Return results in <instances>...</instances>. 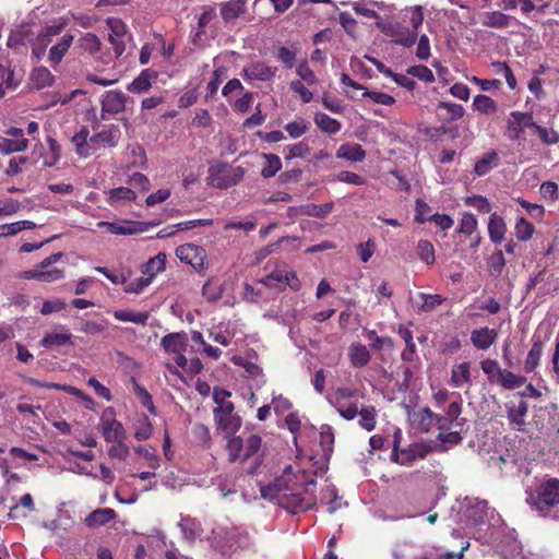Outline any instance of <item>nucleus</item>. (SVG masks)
<instances>
[{"instance_id":"obj_1","label":"nucleus","mask_w":559,"mask_h":559,"mask_svg":"<svg viewBox=\"0 0 559 559\" xmlns=\"http://www.w3.org/2000/svg\"><path fill=\"white\" fill-rule=\"evenodd\" d=\"M324 471V463L318 466L312 456L301 457L288 465L272 485L261 487V495L290 513L304 512L314 506L316 475Z\"/></svg>"},{"instance_id":"obj_2","label":"nucleus","mask_w":559,"mask_h":559,"mask_svg":"<svg viewBox=\"0 0 559 559\" xmlns=\"http://www.w3.org/2000/svg\"><path fill=\"white\" fill-rule=\"evenodd\" d=\"M121 140V130L117 124L100 127L92 135L87 127H81L71 138L76 155L87 158L99 150H112Z\"/></svg>"},{"instance_id":"obj_3","label":"nucleus","mask_w":559,"mask_h":559,"mask_svg":"<svg viewBox=\"0 0 559 559\" xmlns=\"http://www.w3.org/2000/svg\"><path fill=\"white\" fill-rule=\"evenodd\" d=\"M245 174L246 171L241 166L215 162L209 167L207 185L216 189H227L239 183Z\"/></svg>"},{"instance_id":"obj_4","label":"nucleus","mask_w":559,"mask_h":559,"mask_svg":"<svg viewBox=\"0 0 559 559\" xmlns=\"http://www.w3.org/2000/svg\"><path fill=\"white\" fill-rule=\"evenodd\" d=\"M261 438L258 435H250L245 440L240 437H230L227 440L226 449L230 462H245L251 457L260 463Z\"/></svg>"},{"instance_id":"obj_5","label":"nucleus","mask_w":559,"mask_h":559,"mask_svg":"<svg viewBox=\"0 0 559 559\" xmlns=\"http://www.w3.org/2000/svg\"><path fill=\"white\" fill-rule=\"evenodd\" d=\"M527 502L539 515H547L559 503V480L548 479L540 484L535 493H530Z\"/></svg>"},{"instance_id":"obj_6","label":"nucleus","mask_w":559,"mask_h":559,"mask_svg":"<svg viewBox=\"0 0 559 559\" xmlns=\"http://www.w3.org/2000/svg\"><path fill=\"white\" fill-rule=\"evenodd\" d=\"M463 519H461L463 525L461 528L466 534H475L474 530L480 525H484L488 520V506L486 501H474L464 504L461 508Z\"/></svg>"},{"instance_id":"obj_7","label":"nucleus","mask_w":559,"mask_h":559,"mask_svg":"<svg viewBox=\"0 0 559 559\" xmlns=\"http://www.w3.org/2000/svg\"><path fill=\"white\" fill-rule=\"evenodd\" d=\"M97 429L107 443L126 439V429L122 423L117 419L116 412L112 407H106L102 412Z\"/></svg>"},{"instance_id":"obj_8","label":"nucleus","mask_w":559,"mask_h":559,"mask_svg":"<svg viewBox=\"0 0 559 559\" xmlns=\"http://www.w3.org/2000/svg\"><path fill=\"white\" fill-rule=\"evenodd\" d=\"M357 396V391L350 388H338L331 394L329 401L346 420H352L357 416L358 404L349 402L350 399Z\"/></svg>"},{"instance_id":"obj_9","label":"nucleus","mask_w":559,"mask_h":559,"mask_svg":"<svg viewBox=\"0 0 559 559\" xmlns=\"http://www.w3.org/2000/svg\"><path fill=\"white\" fill-rule=\"evenodd\" d=\"M160 345L168 355L174 357V361L179 368L187 367L188 359L185 352L188 347V336L186 333H169L162 338Z\"/></svg>"},{"instance_id":"obj_10","label":"nucleus","mask_w":559,"mask_h":559,"mask_svg":"<svg viewBox=\"0 0 559 559\" xmlns=\"http://www.w3.org/2000/svg\"><path fill=\"white\" fill-rule=\"evenodd\" d=\"M378 28L383 35L392 38L394 44L405 48L413 47L417 40V32H411L408 27L400 23L379 22Z\"/></svg>"},{"instance_id":"obj_11","label":"nucleus","mask_w":559,"mask_h":559,"mask_svg":"<svg viewBox=\"0 0 559 559\" xmlns=\"http://www.w3.org/2000/svg\"><path fill=\"white\" fill-rule=\"evenodd\" d=\"M342 4L350 5L355 13L367 19L374 20L377 27L379 22H384L379 13L382 11H393L395 9L393 4L376 0H357L350 2H342Z\"/></svg>"},{"instance_id":"obj_12","label":"nucleus","mask_w":559,"mask_h":559,"mask_svg":"<svg viewBox=\"0 0 559 559\" xmlns=\"http://www.w3.org/2000/svg\"><path fill=\"white\" fill-rule=\"evenodd\" d=\"M48 147L41 143H37L34 145L32 151V157L34 163L41 160V164L46 168H50L56 166L61 158V146L52 136H47L46 139Z\"/></svg>"},{"instance_id":"obj_13","label":"nucleus","mask_w":559,"mask_h":559,"mask_svg":"<svg viewBox=\"0 0 559 559\" xmlns=\"http://www.w3.org/2000/svg\"><path fill=\"white\" fill-rule=\"evenodd\" d=\"M265 287L281 289L287 285L294 290L300 288V281L296 273L288 270L287 266H277L271 274L260 281Z\"/></svg>"},{"instance_id":"obj_14","label":"nucleus","mask_w":559,"mask_h":559,"mask_svg":"<svg viewBox=\"0 0 559 559\" xmlns=\"http://www.w3.org/2000/svg\"><path fill=\"white\" fill-rule=\"evenodd\" d=\"M177 258L189 265L197 272L201 273L206 270V252L205 250L193 243H185L176 249Z\"/></svg>"},{"instance_id":"obj_15","label":"nucleus","mask_w":559,"mask_h":559,"mask_svg":"<svg viewBox=\"0 0 559 559\" xmlns=\"http://www.w3.org/2000/svg\"><path fill=\"white\" fill-rule=\"evenodd\" d=\"M128 97L121 91H107L100 98V116L103 119L116 116L126 108Z\"/></svg>"},{"instance_id":"obj_16","label":"nucleus","mask_w":559,"mask_h":559,"mask_svg":"<svg viewBox=\"0 0 559 559\" xmlns=\"http://www.w3.org/2000/svg\"><path fill=\"white\" fill-rule=\"evenodd\" d=\"M535 124L532 114L512 111L507 121L506 134L510 140H519L526 129L534 128Z\"/></svg>"},{"instance_id":"obj_17","label":"nucleus","mask_w":559,"mask_h":559,"mask_svg":"<svg viewBox=\"0 0 559 559\" xmlns=\"http://www.w3.org/2000/svg\"><path fill=\"white\" fill-rule=\"evenodd\" d=\"M28 147V140L19 128H11L5 131V136L0 138V153L12 154L25 151Z\"/></svg>"},{"instance_id":"obj_18","label":"nucleus","mask_w":559,"mask_h":559,"mask_svg":"<svg viewBox=\"0 0 559 559\" xmlns=\"http://www.w3.org/2000/svg\"><path fill=\"white\" fill-rule=\"evenodd\" d=\"M411 421L414 426L425 432L431 431L433 428L442 430L445 428V424H442V418L436 415L430 408L425 407L415 412L411 416Z\"/></svg>"},{"instance_id":"obj_19","label":"nucleus","mask_w":559,"mask_h":559,"mask_svg":"<svg viewBox=\"0 0 559 559\" xmlns=\"http://www.w3.org/2000/svg\"><path fill=\"white\" fill-rule=\"evenodd\" d=\"M40 346L47 349H55L62 346L73 345V335L64 325H58L48 331L39 342Z\"/></svg>"},{"instance_id":"obj_20","label":"nucleus","mask_w":559,"mask_h":559,"mask_svg":"<svg viewBox=\"0 0 559 559\" xmlns=\"http://www.w3.org/2000/svg\"><path fill=\"white\" fill-rule=\"evenodd\" d=\"M62 31V25H51L44 27L36 39L32 44V52L36 59H41L48 45L52 41V38L58 36Z\"/></svg>"},{"instance_id":"obj_21","label":"nucleus","mask_w":559,"mask_h":559,"mask_svg":"<svg viewBox=\"0 0 559 559\" xmlns=\"http://www.w3.org/2000/svg\"><path fill=\"white\" fill-rule=\"evenodd\" d=\"M471 368L469 361L454 364L451 368L449 384L454 389H469L473 384Z\"/></svg>"},{"instance_id":"obj_22","label":"nucleus","mask_w":559,"mask_h":559,"mask_svg":"<svg viewBox=\"0 0 559 559\" xmlns=\"http://www.w3.org/2000/svg\"><path fill=\"white\" fill-rule=\"evenodd\" d=\"M97 226L99 228H106L112 235L119 236L135 235L143 231L141 223L127 219H121L117 222L102 221L97 223Z\"/></svg>"},{"instance_id":"obj_23","label":"nucleus","mask_w":559,"mask_h":559,"mask_svg":"<svg viewBox=\"0 0 559 559\" xmlns=\"http://www.w3.org/2000/svg\"><path fill=\"white\" fill-rule=\"evenodd\" d=\"M481 25L491 28L503 29L511 26L520 25V21L501 11L485 12L481 16Z\"/></svg>"},{"instance_id":"obj_24","label":"nucleus","mask_w":559,"mask_h":559,"mask_svg":"<svg viewBox=\"0 0 559 559\" xmlns=\"http://www.w3.org/2000/svg\"><path fill=\"white\" fill-rule=\"evenodd\" d=\"M276 70L264 62H254L243 69V78L247 81H269L275 75Z\"/></svg>"},{"instance_id":"obj_25","label":"nucleus","mask_w":559,"mask_h":559,"mask_svg":"<svg viewBox=\"0 0 559 559\" xmlns=\"http://www.w3.org/2000/svg\"><path fill=\"white\" fill-rule=\"evenodd\" d=\"M497 338L498 332L487 326L475 329L471 333V343L479 350H487L496 343Z\"/></svg>"},{"instance_id":"obj_26","label":"nucleus","mask_w":559,"mask_h":559,"mask_svg":"<svg viewBox=\"0 0 559 559\" xmlns=\"http://www.w3.org/2000/svg\"><path fill=\"white\" fill-rule=\"evenodd\" d=\"M228 288L227 280L218 277L209 278L202 287V296L210 302L217 301Z\"/></svg>"},{"instance_id":"obj_27","label":"nucleus","mask_w":559,"mask_h":559,"mask_svg":"<svg viewBox=\"0 0 559 559\" xmlns=\"http://www.w3.org/2000/svg\"><path fill=\"white\" fill-rule=\"evenodd\" d=\"M425 454V449L419 444L415 443L409 445L407 449L399 450L396 441L394 442V450L392 455L394 460L402 465H408L418 459H423Z\"/></svg>"},{"instance_id":"obj_28","label":"nucleus","mask_w":559,"mask_h":559,"mask_svg":"<svg viewBox=\"0 0 559 559\" xmlns=\"http://www.w3.org/2000/svg\"><path fill=\"white\" fill-rule=\"evenodd\" d=\"M74 40L72 34H64L55 45H52L48 52V61L52 68H56L71 47Z\"/></svg>"},{"instance_id":"obj_29","label":"nucleus","mask_w":559,"mask_h":559,"mask_svg":"<svg viewBox=\"0 0 559 559\" xmlns=\"http://www.w3.org/2000/svg\"><path fill=\"white\" fill-rule=\"evenodd\" d=\"M214 420L217 430L221 431L227 440L234 437L233 435L240 429L242 424L241 418L234 413L215 417Z\"/></svg>"},{"instance_id":"obj_30","label":"nucleus","mask_w":559,"mask_h":559,"mask_svg":"<svg viewBox=\"0 0 559 559\" xmlns=\"http://www.w3.org/2000/svg\"><path fill=\"white\" fill-rule=\"evenodd\" d=\"M248 0H229L219 3L221 16L225 23H231L238 19L246 9Z\"/></svg>"},{"instance_id":"obj_31","label":"nucleus","mask_w":559,"mask_h":559,"mask_svg":"<svg viewBox=\"0 0 559 559\" xmlns=\"http://www.w3.org/2000/svg\"><path fill=\"white\" fill-rule=\"evenodd\" d=\"M31 84L34 88L41 90L49 87L55 82V75L46 67H36L29 75Z\"/></svg>"},{"instance_id":"obj_32","label":"nucleus","mask_w":559,"mask_h":559,"mask_svg":"<svg viewBox=\"0 0 559 559\" xmlns=\"http://www.w3.org/2000/svg\"><path fill=\"white\" fill-rule=\"evenodd\" d=\"M156 79V73L146 69L143 70L129 85L128 91L131 93L142 94L147 92L153 81Z\"/></svg>"},{"instance_id":"obj_33","label":"nucleus","mask_w":559,"mask_h":559,"mask_svg":"<svg viewBox=\"0 0 559 559\" xmlns=\"http://www.w3.org/2000/svg\"><path fill=\"white\" fill-rule=\"evenodd\" d=\"M336 157L349 162H361L366 157V152L357 143H345L337 148Z\"/></svg>"},{"instance_id":"obj_34","label":"nucleus","mask_w":559,"mask_h":559,"mask_svg":"<svg viewBox=\"0 0 559 559\" xmlns=\"http://www.w3.org/2000/svg\"><path fill=\"white\" fill-rule=\"evenodd\" d=\"M506 233L507 226L503 218L497 213L491 214L488 223V234L490 240L496 245H500L504 239Z\"/></svg>"},{"instance_id":"obj_35","label":"nucleus","mask_w":559,"mask_h":559,"mask_svg":"<svg viewBox=\"0 0 559 559\" xmlns=\"http://www.w3.org/2000/svg\"><path fill=\"white\" fill-rule=\"evenodd\" d=\"M116 518V512L109 508L97 509L91 512L84 520V523L88 527H99Z\"/></svg>"},{"instance_id":"obj_36","label":"nucleus","mask_w":559,"mask_h":559,"mask_svg":"<svg viewBox=\"0 0 559 559\" xmlns=\"http://www.w3.org/2000/svg\"><path fill=\"white\" fill-rule=\"evenodd\" d=\"M107 202L109 205H120V204H126L128 202H132V201H135L136 199V193L130 189V188H127V187H119V188H114V189H110L108 192H107Z\"/></svg>"},{"instance_id":"obj_37","label":"nucleus","mask_w":559,"mask_h":559,"mask_svg":"<svg viewBox=\"0 0 559 559\" xmlns=\"http://www.w3.org/2000/svg\"><path fill=\"white\" fill-rule=\"evenodd\" d=\"M313 121L322 132L330 135L338 133L342 129V123L338 120L324 112L314 114Z\"/></svg>"},{"instance_id":"obj_38","label":"nucleus","mask_w":559,"mask_h":559,"mask_svg":"<svg viewBox=\"0 0 559 559\" xmlns=\"http://www.w3.org/2000/svg\"><path fill=\"white\" fill-rule=\"evenodd\" d=\"M472 107L475 111L486 116L497 114L499 108L496 100L484 94H478L474 97Z\"/></svg>"},{"instance_id":"obj_39","label":"nucleus","mask_w":559,"mask_h":559,"mask_svg":"<svg viewBox=\"0 0 559 559\" xmlns=\"http://www.w3.org/2000/svg\"><path fill=\"white\" fill-rule=\"evenodd\" d=\"M132 429L134 432V438L138 441L147 440L153 432V426L148 417L144 414L139 415L134 423L132 424Z\"/></svg>"},{"instance_id":"obj_40","label":"nucleus","mask_w":559,"mask_h":559,"mask_svg":"<svg viewBox=\"0 0 559 559\" xmlns=\"http://www.w3.org/2000/svg\"><path fill=\"white\" fill-rule=\"evenodd\" d=\"M166 266V254L159 252L155 257L151 258L144 265L142 273L146 277H151L153 282L154 277L162 273Z\"/></svg>"},{"instance_id":"obj_41","label":"nucleus","mask_w":559,"mask_h":559,"mask_svg":"<svg viewBox=\"0 0 559 559\" xmlns=\"http://www.w3.org/2000/svg\"><path fill=\"white\" fill-rule=\"evenodd\" d=\"M139 456V465L147 467L148 469L156 471L159 467L158 455L146 447H136L134 449Z\"/></svg>"},{"instance_id":"obj_42","label":"nucleus","mask_w":559,"mask_h":559,"mask_svg":"<svg viewBox=\"0 0 559 559\" xmlns=\"http://www.w3.org/2000/svg\"><path fill=\"white\" fill-rule=\"evenodd\" d=\"M216 17V10L213 7H204L198 16V28L193 34V43L197 44L205 32V27Z\"/></svg>"},{"instance_id":"obj_43","label":"nucleus","mask_w":559,"mask_h":559,"mask_svg":"<svg viewBox=\"0 0 559 559\" xmlns=\"http://www.w3.org/2000/svg\"><path fill=\"white\" fill-rule=\"evenodd\" d=\"M527 414V403L521 401L516 406L508 408V419L513 428L520 430L525 425V416Z\"/></svg>"},{"instance_id":"obj_44","label":"nucleus","mask_w":559,"mask_h":559,"mask_svg":"<svg viewBox=\"0 0 559 559\" xmlns=\"http://www.w3.org/2000/svg\"><path fill=\"white\" fill-rule=\"evenodd\" d=\"M543 354V342L537 338L534 340L533 345L526 356L524 364V371L530 373L533 372L539 365L540 357Z\"/></svg>"},{"instance_id":"obj_45","label":"nucleus","mask_w":559,"mask_h":559,"mask_svg":"<svg viewBox=\"0 0 559 559\" xmlns=\"http://www.w3.org/2000/svg\"><path fill=\"white\" fill-rule=\"evenodd\" d=\"M112 314L118 321L132 322L140 325H145L150 318V313L147 311L134 312L131 310H115Z\"/></svg>"},{"instance_id":"obj_46","label":"nucleus","mask_w":559,"mask_h":559,"mask_svg":"<svg viewBox=\"0 0 559 559\" xmlns=\"http://www.w3.org/2000/svg\"><path fill=\"white\" fill-rule=\"evenodd\" d=\"M321 502L326 504L329 513H333L342 507V500L332 485H328L321 490Z\"/></svg>"},{"instance_id":"obj_47","label":"nucleus","mask_w":559,"mask_h":559,"mask_svg":"<svg viewBox=\"0 0 559 559\" xmlns=\"http://www.w3.org/2000/svg\"><path fill=\"white\" fill-rule=\"evenodd\" d=\"M129 167H144L146 165V153L142 145L138 143L128 146Z\"/></svg>"},{"instance_id":"obj_48","label":"nucleus","mask_w":559,"mask_h":559,"mask_svg":"<svg viewBox=\"0 0 559 559\" xmlns=\"http://www.w3.org/2000/svg\"><path fill=\"white\" fill-rule=\"evenodd\" d=\"M498 160L499 158L496 152L487 153L476 162L474 167L475 174L479 177L485 176L498 165Z\"/></svg>"},{"instance_id":"obj_49","label":"nucleus","mask_w":559,"mask_h":559,"mask_svg":"<svg viewBox=\"0 0 559 559\" xmlns=\"http://www.w3.org/2000/svg\"><path fill=\"white\" fill-rule=\"evenodd\" d=\"M350 362L356 367H362L370 360V354L362 344H353L349 348Z\"/></svg>"},{"instance_id":"obj_50","label":"nucleus","mask_w":559,"mask_h":559,"mask_svg":"<svg viewBox=\"0 0 559 559\" xmlns=\"http://www.w3.org/2000/svg\"><path fill=\"white\" fill-rule=\"evenodd\" d=\"M78 46L88 55L93 56L99 51L102 41L95 34L85 33L79 38Z\"/></svg>"},{"instance_id":"obj_51","label":"nucleus","mask_w":559,"mask_h":559,"mask_svg":"<svg viewBox=\"0 0 559 559\" xmlns=\"http://www.w3.org/2000/svg\"><path fill=\"white\" fill-rule=\"evenodd\" d=\"M525 381V377L515 374L508 369H503L498 380V383L507 390H513L523 385Z\"/></svg>"},{"instance_id":"obj_52","label":"nucleus","mask_w":559,"mask_h":559,"mask_svg":"<svg viewBox=\"0 0 559 559\" xmlns=\"http://www.w3.org/2000/svg\"><path fill=\"white\" fill-rule=\"evenodd\" d=\"M487 462L489 466L502 471L508 465L515 464V459L514 455H512L508 451L506 453H502L498 450H495L493 453L488 456Z\"/></svg>"},{"instance_id":"obj_53","label":"nucleus","mask_w":559,"mask_h":559,"mask_svg":"<svg viewBox=\"0 0 559 559\" xmlns=\"http://www.w3.org/2000/svg\"><path fill=\"white\" fill-rule=\"evenodd\" d=\"M264 165L261 170L263 178L274 177L282 169V162L277 155L264 154Z\"/></svg>"},{"instance_id":"obj_54","label":"nucleus","mask_w":559,"mask_h":559,"mask_svg":"<svg viewBox=\"0 0 559 559\" xmlns=\"http://www.w3.org/2000/svg\"><path fill=\"white\" fill-rule=\"evenodd\" d=\"M359 426L367 431H371L376 427V409L372 406L358 407Z\"/></svg>"},{"instance_id":"obj_55","label":"nucleus","mask_w":559,"mask_h":559,"mask_svg":"<svg viewBox=\"0 0 559 559\" xmlns=\"http://www.w3.org/2000/svg\"><path fill=\"white\" fill-rule=\"evenodd\" d=\"M333 206L334 204L332 202H328L324 204L307 203L302 205V210L304 214L307 216L323 218L331 213Z\"/></svg>"},{"instance_id":"obj_56","label":"nucleus","mask_w":559,"mask_h":559,"mask_svg":"<svg viewBox=\"0 0 559 559\" xmlns=\"http://www.w3.org/2000/svg\"><path fill=\"white\" fill-rule=\"evenodd\" d=\"M231 361L239 367H242L245 369L246 374L249 378L257 379L260 376H262V369L257 364L247 360L242 356L234 355L231 357Z\"/></svg>"},{"instance_id":"obj_57","label":"nucleus","mask_w":559,"mask_h":559,"mask_svg":"<svg viewBox=\"0 0 559 559\" xmlns=\"http://www.w3.org/2000/svg\"><path fill=\"white\" fill-rule=\"evenodd\" d=\"M126 439L111 441L108 448V456L114 460L124 461L130 454V448L124 441Z\"/></svg>"},{"instance_id":"obj_58","label":"nucleus","mask_w":559,"mask_h":559,"mask_svg":"<svg viewBox=\"0 0 559 559\" xmlns=\"http://www.w3.org/2000/svg\"><path fill=\"white\" fill-rule=\"evenodd\" d=\"M480 368L483 372L488 377V380L491 382H498L500 374L503 370L502 368H500L498 361L493 359L481 360Z\"/></svg>"},{"instance_id":"obj_59","label":"nucleus","mask_w":559,"mask_h":559,"mask_svg":"<svg viewBox=\"0 0 559 559\" xmlns=\"http://www.w3.org/2000/svg\"><path fill=\"white\" fill-rule=\"evenodd\" d=\"M501 5L504 10H514L520 7L524 15L530 14L537 8L531 0H501Z\"/></svg>"},{"instance_id":"obj_60","label":"nucleus","mask_w":559,"mask_h":559,"mask_svg":"<svg viewBox=\"0 0 559 559\" xmlns=\"http://www.w3.org/2000/svg\"><path fill=\"white\" fill-rule=\"evenodd\" d=\"M405 15L408 16L412 25L411 32H417L424 22V11L421 5H414L404 9Z\"/></svg>"},{"instance_id":"obj_61","label":"nucleus","mask_w":559,"mask_h":559,"mask_svg":"<svg viewBox=\"0 0 559 559\" xmlns=\"http://www.w3.org/2000/svg\"><path fill=\"white\" fill-rule=\"evenodd\" d=\"M418 299H420V304L416 302L418 305L419 310L421 311H431L437 306L441 305L443 301V298L440 295H429L425 293L418 294Z\"/></svg>"},{"instance_id":"obj_62","label":"nucleus","mask_w":559,"mask_h":559,"mask_svg":"<svg viewBox=\"0 0 559 559\" xmlns=\"http://www.w3.org/2000/svg\"><path fill=\"white\" fill-rule=\"evenodd\" d=\"M417 254L419 259L427 264H432L435 262V248L428 240L421 239L418 241Z\"/></svg>"},{"instance_id":"obj_63","label":"nucleus","mask_w":559,"mask_h":559,"mask_svg":"<svg viewBox=\"0 0 559 559\" xmlns=\"http://www.w3.org/2000/svg\"><path fill=\"white\" fill-rule=\"evenodd\" d=\"M407 74L417 78L418 80L425 82V83H433L435 82V75L432 71L423 64L418 66H412L407 69Z\"/></svg>"},{"instance_id":"obj_64","label":"nucleus","mask_w":559,"mask_h":559,"mask_svg":"<svg viewBox=\"0 0 559 559\" xmlns=\"http://www.w3.org/2000/svg\"><path fill=\"white\" fill-rule=\"evenodd\" d=\"M28 32L25 28H20L13 31L8 38V47L13 49H19L22 46H25L28 41Z\"/></svg>"}]
</instances>
